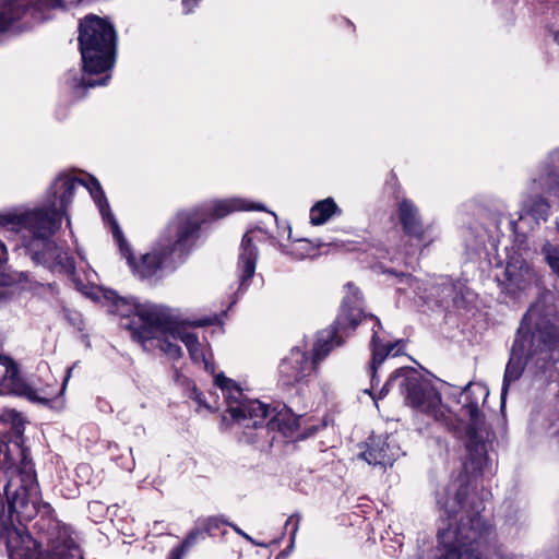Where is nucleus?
<instances>
[{
    "mask_svg": "<svg viewBox=\"0 0 559 559\" xmlns=\"http://www.w3.org/2000/svg\"><path fill=\"white\" fill-rule=\"evenodd\" d=\"M88 191L97 204L103 219L109 224L121 254L127 259L132 272L141 280L155 277L164 266L176 267L182 263L199 237L201 224L209 219L223 218L236 211H264L261 203L241 198H229L214 200L191 211L179 212L168 224L157 246L151 252L143 254L139 262H135L131 248L110 212L104 191L96 179L92 180Z\"/></svg>",
    "mask_w": 559,
    "mask_h": 559,
    "instance_id": "1",
    "label": "nucleus"
},
{
    "mask_svg": "<svg viewBox=\"0 0 559 559\" xmlns=\"http://www.w3.org/2000/svg\"><path fill=\"white\" fill-rule=\"evenodd\" d=\"M345 297L343 298L341 311L329 330L318 333L313 345V357L310 359L306 350L294 347L286 356L280 367V380L284 385L290 386L301 382L311 374L318 364L322 361L330 352L344 343L343 336L348 330H355L362 321H371L372 336L370 342L372 359L369 366L370 383L373 389L380 383L377 376L378 369L392 353L395 344L386 341L382 334L383 328L378 317L367 314L362 311L361 293L353 284L345 285Z\"/></svg>",
    "mask_w": 559,
    "mask_h": 559,
    "instance_id": "2",
    "label": "nucleus"
},
{
    "mask_svg": "<svg viewBox=\"0 0 559 559\" xmlns=\"http://www.w3.org/2000/svg\"><path fill=\"white\" fill-rule=\"evenodd\" d=\"M467 492L465 475H460L437 490V506L448 520L463 509L464 515L455 526L440 530L437 548L423 552L418 559H488L491 549L497 559H518L514 555H507L501 547H495L492 526L480 515L485 509L484 502L473 501L465 506L463 499Z\"/></svg>",
    "mask_w": 559,
    "mask_h": 559,
    "instance_id": "3",
    "label": "nucleus"
},
{
    "mask_svg": "<svg viewBox=\"0 0 559 559\" xmlns=\"http://www.w3.org/2000/svg\"><path fill=\"white\" fill-rule=\"evenodd\" d=\"M83 180L69 174H60L51 183L46 204L41 207L24 212L14 216H2L1 225H17L29 230L33 239L27 245V250L34 262L41 264L52 273L73 276L75 263L73 258L56 245L50 238L61 225L63 215L72 202L78 186L92 187Z\"/></svg>",
    "mask_w": 559,
    "mask_h": 559,
    "instance_id": "4",
    "label": "nucleus"
},
{
    "mask_svg": "<svg viewBox=\"0 0 559 559\" xmlns=\"http://www.w3.org/2000/svg\"><path fill=\"white\" fill-rule=\"evenodd\" d=\"M558 313L550 292L542 293L528 308L518 329L506 366L501 402L506 401L510 385L518 381L525 366L531 362L538 370H546L555 362L554 353L559 345Z\"/></svg>",
    "mask_w": 559,
    "mask_h": 559,
    "instance_id": "5",
    "label": "nucleus"
},
{
    "mask_svg": "<svg viewBox=\"0 0 559 559\" xmlns=\"http://www.w3.org/2000/svg\"><path fill=\"white\" fill-rule=\"evenodd\" d=\"M214 383L226 403L223 423L238 435L240 441L253 443L267 430L278 429L284 435L295 430L296 419L287 424L283 414H274L273 408L259 400L247 399L234 380L221 373L214 378Z\"/></svg>",
    "mask_w": 559,
    "mask_h": 559,
    "instance_id": "6",
    "label": "nucleus"
},
{
    "mask_svg": "<svg viewBox=\"0 0 559 559\" xmlns=\"http://www.w3.org/2000/svg\"><path fill=\"white\" fill-rule=\"evenodd\" d=\"M79 46L82 56L83 75L68 73V82L72 88H90L107 85L110 75L105 74L93 80V74L108 72L115 63L116 32L110 23L96 15H88L80 23Z\"/></svg>",
    "mask_w": 559,
    "mask_h": 559,
    "instance_id": "7",
    "label": "nucleus"
},
{
    "mask_svg": "<svg viewBox=\"0 0 559 559\" xmlns=\"http://www.w3.org/2000/svg\"><path fill=\"white\" fill-rule=\"evenodd\" d=\"M110 311L121 317V328L128 330L133 341L145 350H153L156 335H163L169 312L151 302H139L134 297H120L110 293Z\"/></svg>",
    "mask_w": 559,
    "mask_h": 559,
    "instance_id": "8",
    "label": "nucleus"
},
{
    "mask_svg": "<svg viewBox=\"0 0 559 559\" xmlns=\"http://www.w3.org/2000/svg\"><path fill=\"white\" fill-rule=\"evenodd\" d=\"M400 381V388L406 402L414 408L439 420L442 416L441 396L439 392L413 368H400L392 373L383 385L381 393H386L389 386Z\"/></svg>",
    "mask_w": 559,
    "mask_h": 559,
    "instance_id": "9",
    "label": "nucleus"
},
{
    "mask_svg": "<svg viewBox=\"0 0 559 559\" xmlns=\"http://www.w3.org/2000/svg\"><path fill=\"white\" fill-rule=\"evenodd\" d=\"M543 194L559 201V150L552 151L543 162L523 202V211L536 222L546 221L549 214L550 206Z\"/></svg>",
    "mask_w": 559,
    "mask_h": 559,
    "instance_id": "10",
    "label": "nucleus"
},
{
    "mask_svg": "<svg viewBox=\"0 0 559 559\" xmlns=\"http://www.w3.org/2000/svg\"><path fill=\"white\" fill-rule=\"evenodd\" d=\"M168 328L163 335H156L154 349H160L169 359L177 360L182 356V349L177 344L181 341L194 362L204 365V369L214 373V365L211 361L212 354L198 340L197 335L189 332L183 324L176 322L169 314L167 318Z\"/></svg>",
    "mask_w": 559,
    "mask_h": 559,
    "instance_id": "11",
    "label": "nucleus"
},
{
    "mask_svg": "<svg viewBox=\"0 0 559 559\" xmlns=\"http://www.w3.org/2000/svg\"><path fill=\"white\" fill-rule=\"evenodd\" d=\"M64 8V0H0V35L10 31L20 21L25 25L49 19V13Z\"/></svg>",
    "mask_w": 559,
    "mask_h": 559,
    "instance_id": "12",
    "label": "nucleus"
},
{
    "mask_svg": "<svg viewBox=\"0 0 559 559\" xmlns=\"http://www.w3.org/2000/svg\"><path fill=\"white\" fill-rule=\"evenodd\" d=\"M0 367L2 369L0 371V385L4 381H10V383L14 388H16V392L19 394L25 396L28 401L33 403H37L57 411L63 407L64 401L62 399V395L64 393L67 383L71 377L74 366H71L67 369V373L63 379L62 385L58 392L55 389L49 391H39L37 389H34L29 385L22 383L16 364L13 361L11 357L3 355L1 352Z\"/></svg>",
    "mask_w": 559,
    "mask_h": 559,
    "instance_id": "13",
    "label": "nucleus"
},
{
    "mask_svg": "<svg viewBox=\"0 0 559 559\" xmlns=\"http://www.w3.org/2000/svg\"><path fill=\"white\" fill-rule=\"evenodd\" d=\"M488 391L480 384H467L463 391L464 405L463 409L468 416V443L467 450L471 457L477 460V468H480L481 461L485 455V417L479 409L478 397L486 399Z\"/></svg>",
    "mask_w": 559,
    "mask_h": 559,
    "instance_id": "14",
    "label": "nucleus"
},
{
    "mask_svg": "<svg viewBox=\"0 0 559 559\" xmlns=\"http://www.w3.org/2000/svg\"><path fill=\"white\" fill-rule=\"evenodd\" d=\"M401 455V449L389 436H371L359 456L370 465L392 466Z\"/></svg>",
    "mask_w": 559,
    "mask_h": 559,
    "instance_id": "15",
    "label": "nucleus"
},
{
    "mask_svg": "<svg viewBox=\"0 0 559 559\" xmlns=\"http://www.w3.org/2000/svg\"><path fill=\"white\" fill-rule=\"evenodd\" d=\"M1 536L5 538L10 559H41L40 545L28 533L4 526Z\"/></svg>",
    "mask_w": 559,
    "mask_h": 559,
    "instance_id": "16",
    "label": "nucleus"
},
{
    "mask_svg": "<svg viewBox=\"0 0 559 559\" xmlns=\"http://www.w3.org/2000/svg\"><path fill=\"white\" fill-rule=\"evenodd\" d=\"M255 230L246 233L240 243L237 262L238 293H245L255 273L259 251L254 245Z\"/></svg>",
    "mask_w": 559,
    "mask_h": 559,
    "instance_id": "17",
    "label": "nucleus"
},
{
    "mask_svg": "<svg viewBox=\"0 0 559 559\" xmlns=\"http://www.w3.org/2000/svg\"><path fill=\"white\" fill-rule=\"evenodd\" d=\"M504 274L506 289L512 295L525 292L536 281L534 270L525 261L514 260L508 262Z\"/></svg>",
    "mask_w": 559,
    "mask_h": 559,
    "instance_id": "18",
    "label": "nucleus"
},
{
    "mask_svg": "<svg viewBox=\"0 0 559 559\" xmlns=\"http://www.w3.org/2000/svg\"><path fill=\"white\" fill-rule=\"evenodd\" d=\"M47 552L48 559H82V551L67 527L59 530L57 537L49 538Z\"/></svg>",
    "mask_w": 559,
    "mask_h": 559,
    "instance_id": "19",
    "label": "nucleus"
},
{
    "mask_svg": "<svg viewBox=\"0 0 559 559\" xmlns=\"http://www.w3.org/2000/svg\"><path fill=\"white\" fill-rule=\"evenodd\" d=\"M399 219L403 230L409 237L421 239L424 236V225L421 223L418 209L407 199L399 204Z\"/></svg>",
    "mask_w": 559,
    "mask_h": 559,
    "instance_id": "20",
    "label": "nucleus"
},
{
    "mask_svg": "<svg viewBox=\"0 0 559 559\" xmlns=\"http://www.w3.org/2000/svg\"><path fill=\"white\" fill-rule=\"evenodd\" d=\"M337 211V205L333 199H325L317 202L310 210V223L312 225H322Z\"/></svg>",
    "mask_w": 559,
    "mask_h": 559,
    "instance_id": "21",
    "label": "nucleus"
},
{
    "mask_svg": "<svg viewBox=\"0 0 559 559\" xmlns=\"http://www.w3.org/2000/svg\"><path fill=\"white\" fill-rule=\"evenodd\" d=\"M201 531L199 528L191 531L179 546L170 550L168 559H181L186 550L197 543Z\"/></svg>",
    "mask_w": 559,
    "mask_h": 559,
    "instance_id": "22",
    "label": "nucleus"
},
{
    "mask_svg": "<svg viewBox=\"0 0 559 559\" xmlns=\"http://www.w3.org/2000/svg\"><path fill=\"white\" fill-rule=\"evenodd\" d=\"M388 273L394 275L397 278L396 284L402 285L405 284L407 287L399 286L397 290L400 292H406L408 288L412 289L415 294H418L419 292V282L417 278L412 276L411 274L405 273H397L395 271H386Z\"/></svg>",
    "mask_w": 559,
    "mask_h": 559,
    "instance_id": "23",
    "label": "nucleus"
},
{
    "mask_svg": "<svg viewBox=\"0 0 559 559\" xmlns=\"http://www.w3.org/2000/svg\"><path fill=\"white\" fill-rule=\"evenodd\" d=\"M8 260V252L4 243L0 240V269ZM12 293L5 287L3 276L0 277V306L8 302L11 299Z\"/></svg>",
    "mask_w": 559,
    "mask_h": 559,
    "instance_id": "24",
    "label": "nucleus"
},
{
    "mask_svg": "<svg viewBox=\"0 0 559 559\" xmlns=\"http://www.w3.org/2000/svg\"><path fill=\"white\" fill-rule=\"evenodd\" d=\"M200 523L202 524L204 532L211 536H215L217 532L221 531L222 526H230V523H228L222 516H209L206 519H203Z\"/></svg>",
    "mask_w": 559,
    "mask_h": 559,
    "instance_id": "25",
    "label": "nucleus"
},
{
    "mask_svg": "<svg viewBox=\"0 0 559 559\" xmlns=\"http://www.w3.org/2000/svg\"><path fill=\"white\" fill-rule=\"evenodd\" d=\"M543 253L550 269L559 277V246L556 247L550 243H546L543 247Z\"/></svg>",
    "mask_w": 559,
    "mask_h": 559,
    "instance_id": "26",
    "label": "nucleus"
},
{
    "mask_svg": "<svg viewBox=\"0 0 559 559\" xmlns=\"http://www.w3.org/2000/svg\"><path fill=\"white\" fill-rule=\"evenodd\" d=\"M230 527L238 534L240 535L241 537H243L246 540H248L249 543L255 545V546H262V547H265L266 545L263 544V543H258L255 542L250 535H248L247 533H245L240 527H238L237 525L235 524H230Z\"/></svg>",
    "mask_w": 559,
    "mask_h": 559,
    "instance_id": "27",
    "label": "nucleus"
},
{
    "mask_svg": "<svg viewBox=\"0 0 559 559\" xmlns=\"http://www.w3.org/2000/svg\"><path fill=\"white\" fill-rule=\"evenodd\" d=\"M121 459H122V462H121V463H119V464H120V466H121L123 469H126V471H128V472H131V471L133 469L134 465H135V463H134V459H133V456H132V450H131V449H129V457H126V459L121 457Z\"/></svg>",
    "mask_w": 559,
    "mask_h": 559,
    "instance_id": "28",
    "label": "nucleus"
},
{
    "mask_svg": "<svg viewBox=\"0 0 559 559\" xmlns=\"http://www.w3.org/2000/svg\"><path fill=\"white\" fill-rule=\"evenodd\" d=\"M441 285L443 286V293L445 296H451L452 293L456 289V286L450 283L448 280L443 281Z\"/></svg>",
    "mask_w": 559,
    "mask_h": 559,
    "instance_id": "29",
    "label": "nucleus"
},
{
    "mask_svg": "<svg viewBox=\"0 0 559 559\" xmlns=\"http://www.w3.org/2000/svg\"><path fill=\"white\" fill-rule=\"evenodd\" d=\"M199 0H182L181 3H182V7H183V11L185 13H190L192 8L198 3Z\"/></svg>",
    "mask_w": 559,
    "mask_h": 559,
    "instance_id": "30",
    "label": "nucleus"
},
{
    "mask_svg": "<svg viewBox=\"0 0 559 559\" xmlns=\"http://www.w3.org/2000/svg\"><path fill=\"white\" fill-rule=\"evenodd\" d=\"M191 397L194 399L199 404L205 405L202 393L194 386L191 392Z\"/></svg>",
    "mask_w": 559,
    "mask_h": 559,
    "instance_id": "31",
    "label": "nucleus"
},
{
    "mask_svg": "<svg viewBox=\"0 0 559 559\" xmlns=\"http://www.w3.org/2000/svg\"><path fill=\"white\" fill-rule=\"evenodd\" d=\"M550 36L552 40L559 46V31L558 29H549Z\"/></svg>",
    "mask_w": 559,
    "mask_h": 559,
    "instance_id": "32",
    "label": "nucleus"
},
{
    "mask_svg": "<svg viewBox=\"0 0 559 559\" xmlns=\"http://www.w3.org/2000/svg\"><path fill=\"white\" fill-rule=\"evenodd\" d=\"M292 253L294 254V257H295L296 259H300V260H301V259H304V258L306 257L304 253H298V252H296L295 250H294V251H292Z\"/></svg>",
    "mask_w": 559,
    "mask_h": 559,
    "instance_id": "33",
    "label": "nucleus"
},
{
    "mask_svg": "<svg viewBox=\"0 0 559 559\" xmlns=\"http://www.w3.org/2000/svg\"><path fill=\"white\" fill-rule=\"evenodd\" d=\"M207 323H209V321H202V322L200 321V322H198V325H205Z\"/></svg>",
    "mask_w": 559,
    "mask_h": 559,
    "instance_id": "34",
    "label": "nucleus"
},
{
    "mask_svg": "<svg viewBox=\"0 0 559 559\" xmlns=\"http://www.w3.org/2000/svg\"><path fill=\"white\" fill-rule=\"evenodd\" d=\"M292 520H293V519H292V518H289V519L287 520V522H286V525H288V524L292 522Z\"/></svg>",
    "mask_w": 559,
    "mask_h": 559,
    "instance_id": "35",
    "label": "nucleus"
},
{
    "mask_svg": "<svg viewBox=\"0 0 559 559\" xmlns=\"http://www.w3.org/2000/svg\"><path fill=\"white\" fill-rule=\"evenodd\" d=\"M300 245L308 246L307 241H300Z\"/></svg>",
    "mask_w": 559,
    "mask_h": 559,
    "instance_id": "36",
    "label": "nucleus"
},
{
    "mask_svg": "<svg viewBox=\"0 0 559 559\" xmlns=\"http://www.w3.org/2000/svg\"><path fill=\"white\" fill-rule=\"evenodd\" d=\"M453 301H454L455 304L457 302V301H456V295H455V296H453Z\"/></svg>",
    "mask_w": 559,
    "mask_h": 559,
    "instance_id": "37",
    "label": "nucleus"
}]
</instances>
